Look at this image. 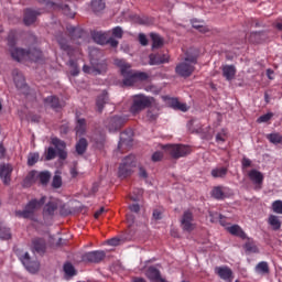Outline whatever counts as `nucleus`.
Masks as SVG:
<instances>
[{
    "mask_svg": "<svg viewBox=\"0 0 282 282\" xmlns=\"http://www.w3.org/2000/svg\"><path fill=\"white\" fill-rule=\"evenodd\" d=\"M8 45L11 47L10 53L13 61L21 62H33L40 63L43 62V53L39 48H29L24 50L21 47H15L17 45V32L10 31L8 36Z\"/></svg>",
    "mask_w": 282,
    "mask_h": 282,
    "instance_id": "f257e3e1",
    "label": "nucleus"
},
{
    "mask_svg": "<svg viewBox=\"0 0 282 282\" xmlns=\"http://www.w3.org/2000/svg\"><path fill=\"white\" fill-rule=\"evenodd\" d=\"M115 65L120 69V75L123 78L122 85L124 87H132L139 82H148L150 78L148 73L133 70L131 65L122 59H116Z\"/></svg>",
    "mask_w": 282,
    "mask_h": 282,
    "instance_id": "f03ea898",
    "label": "nucleus"
},
{
    "mask_svg": "<svg viewBox=\"0 0 282 282\" xmlns=\"http://www.w3.org/2000/svg\"><path fill=\"white\" fill-rule=\"evenodd\" d=\"M51 144L55 148L48 147L46 149L44 152L45 160L53 161L57 156L59 160L65 161L67 159L66 142L58 138H53L51 139Z\"/></svg>",
    "mask_w": 282,
    "mask_h": 282,
    "instance_id": "7ed1b4c3",
    "label": "nucleus"
},
{
    "mask_svg": "<svg viewBox=\"0 0 282 282\" xmlns=\"http://www.w3.org/2000/svg\"><path fill=\"white\" fill-rule=\"evenodd\" d=\"M196 65L197 56H186L184 62L175 66V74L181 78H189L194 74Z\"/></svg>",
    "mask_w": 282,
    "mask_h": 282,
    "instance_id": "20e7f679",
    "label": "nucleus"
},
{
    "mask_svg": "<svg viewBox=\"0 0 282 282\" xmlns=\"http://www.w3.org/2000/svg\"><path fill=\"white\" fill-rule=\"evenodd\" d=\"M46 202V196H42L39 199L33 198L29 200V204H26V207H24L23 210H15V216L19 218H24V219H34V213L40 209Z\"/></svg>",
    "mask_w": 282,
    "mask_h": 282,
    "instance_id": "39448f33",
    "label": "nucleus"
},
{
    "mask_svg": "<svg viewBox=\"0 0 282 282\" xmlns=\"http://www.w3.org/2000/svg\"><path fill=\"white\" fill-rule=\"evenodd\" d=\"M154 98L149 97L142 94H138L132 96V104L129 108V112L132 116L139 115V112H142L144 109L150 108Z\"/></svg>",
    "mask_w": 282,
    "mask_h": 282,
    "instance_id": "423d86ee",
    "label": "nucleus"
},
{
    "mask_svg": "<svg viewBox=\"0 0 282 282\" xmlns=\"http://www.w3.org/2000/svg\"><path fill=\"white\" fill-rule=\"evenodd\" d=\"M163 150L173 159L180 160L186 158L192 153V148L186 144H166L162 147Z\"/></svg>",
    "mask_w": 282,
    "mask_h": 282,
    "instance_id": "0eeeda50",
    "label": "nucleus"
},
{
    "mask_svg": "<svg viewBox=\"0 0 282 282\" xmlns=\"http://www.w3.org/2000/svg\"><path fill=\"white\" fill-rule=\"evenodd\" d=\"M15 256H18V259H20V262H22V265H24V269H26L29 273L35 274L39 272L40 270L39 261L32 260L28 251H24L22 249H15Z\"/></svg>",
    "mask_w": 282,
    "mask_h": 282,
    "instance_id": "6e6552de",
    "label": "nucleus"
},
{
    "mask_svg": "<svg viewBox=\"0 0 282 282\" xmlns=\"http://www.w3.org/2000/svg\"><path fill=\"white\" fill-rule=\"evenodd\" d=\"M128 118L123 116H112L106 119L105 127L110 133L121 130L127 123Z\"/></svg>",
    "mask_w": 282,
    "mask_h": 282,
    "instance_id": "1a4fd4ad",
    "label": "nucleus"
},
{
    "mask_svg": "<svg viewBox=\"0 0 282 282\" xmlns=\"http://www.w3.org/2000/svg\"><path fill=\"white\" fill-rule=\"evenodd\" d=\"M106 259V252L104 250H93L82 256V261L87 263L98 264Z\"/></svg>",
    "mask_w": 282,
    "mask_h": 282,
    "instance_id": "9d476101",
    "label": "nucleus"
},
{
    "mask_svg": "<svg viewBox=\"0 0 282 282\" xmlns=\"http://www.w3.org/2000/svg\"><path fill=\"white\" fill-rule=\"evenodd\" d=\"M13 165L10 163H0V180L4 186H10L12 182Z\"/></svg>",
    "mask_w": 282,
    "mask_h": 282,
    "instance_id": "9b49d317",
    "label": "nucleus"
},
{
    "mask_svg": "<svg viewBox=\"0 0 282 282\" xmlns=\"http://www.w3.org/2000/svg\"><path fill=\"white\" fill-rule=\"evenodd\" d=\"M83 70H84V74H88L93 76L104 75L108 70V65L106 62H100L95 66L84 65Z\"/></svg>",
    "mask_w": 282,
    "mask_h": 282,
    "instance_id": "f8f14e48",
    "label": "nucleus"
},
{
    "mask_svg": "<svg viewBox=\"0 0 282 282\" xmlns=\"http://www.w3.org/2000/svg\"><path fill=\"white\" fill-rule=\"evenodd\" d=\"M194 215L191 210H185L181 218V227L186 232H192L195 229Z\"/></svg>",
    "mask_w": 282,
    "mask_h": 282,
    "instance_id": "ddd939ff",
    "label": "nucleus"
},
{
    "mask_svg": "<svg viewBox=\"0 0 282 282\" xmlns=\"http://www.w3.org/2000/svg\"><path fill=\"white\" fill-rule=\"evenodd\" d=\"M47 250V243L44 238H33L31 240V251L37 256H44Z\"/></svg>",
    "mask_w": 282,
    "mask_h": 282,
    "instance_id": "4468645a",
    "label": "nucleus"
},
{
    "mask_svg": "<svg viewBox=\"0 0 282 282\" xmlns=\"http://www.w3.org/2000/svg\"><path fill=\"white\" fill-rule=\"evenodd\" d=\"M133 142V131L124 130L120 133L118 150L121 151L124 147L131 148Z\"/></svg>",
    "mask_w": 282,
    "mask_h": 282,
    "instance_id": "2eb2a0df",
    "label": "nucleus"
},
{
    "mask_svg": "<svg viewBox=\"0 0 282 282\" xmlns=\"http://www.w3.org/2000/svg\"><path fill=\"white\" fill-rule=\"evenodd\" d=\"M68 34H70V41L75 43V45H80L83 39L85 37V31L80 28L68 25L66 28Z\"/></svg>",
    "mask_w": 282,
    "mask_h": 282,
    "instance_id": "dca6fc26",
    "label": "nucleus"
},
{
    "mask_svg": "<svg viewBox=\"0 0 282 282\" xmlns=\"http://www.w3.org/2000/svg\"><path fill=\"white\" fill-rule=\"evenodd\" d=\"M215 272L216 274L224 281L226 282H232V279H234V272L232 270L227 267V265H224V267H216L215 268Z\"/></svg>",
    "mask_w": 282,
    "mask_h": 282,
    "instance_id": "f3484780",
    "label": "nucleus"
},
{
    "mask_svg": "<svg viewBox=\"0 0 282 282\" xmlns=\"http://www.w3.org/2000/svg\"><path fill=\"white\" fill-rule=\"evenodd\" d=\"M228 191L229 188L223 185L214 186L210 191V197L216 200H224L225 198H227Z\"/></svg>",
    "mask_w": 282,
    "mask_h": 282,
    "instance_id": "a211bd4d",
    "label": "nucleus"
},
{
    "mask_svg": "<svg viewBox=\"0 0 282 282\" xmlns=\"http://www.w3.org/2000/svg\"><path fill=\"white\" fill-rule=\"evenodd\" d=\"M248 177L252 182V184L259 186V188H261V186L263 185L264 175L262 172L252 169L248 172Z\"/></svg>",
    "mask_w": 282,
    "mask_h": 282,
    "instance_id": "6ab92c4d",
    "label": "nucleus"
},
{
    "mask_svg": "<svg viewBox=\"0 0 282 282\" xmlns=\"http://www.w3.org/2000/svg\"><path fill=\"white\" fill-rule=\"evenodd\" d=\"M226 230L231 236L240 238L241 240H247L248 239V235L242 229V227L240 225H238V224H235V225H231V226H227Z\"/></svg>",
    "mask_w": 282,
    "mask_h": 282,
    "instance_id": "aec40b11",
    "label": "nucleus"
},
{
    "mask_svg": "<svg viewBox=\"0 0 282 282\" xmlns=\"http://www.w3.org/2000/svg\"><path fill=\"white\" fill-rule=\"evenodd\" d=\"M44 106L50 107L51 109L58 111L63 109L64 102L59 100L57 96H48L44 98Z\"/></svg>",
    "mask_w": 282,
    "mask_h": 282,
    "instance_id": "412c9836",
    "label": "nucleus"
},
{
    "mask_svg": "<svg viewBox=\"0 0 282 282\" xmlns=\"http://www.w3.org/2000/svg\"><path fill=\"white\" fill-rule=\"evenodd\" d=\"M145 276L150 280V281H154V282H166V280L164 278L161 276V271L155 268L154 265H150L147 271H145Z\"/></svg>",
    "mask_w": 282,
    "mask_h": 282,
    "instance_id": "4be33fe9",
    "label": "nucleus"
},
{
    "mask_svg": "<svg viewBox=\"0 0 282 282\" xmlns=\"http://www.w3.org/2000/svg\"><path fill=\"white\" fill-rule=\"evenodd\" d=\"M169 63V57L165 54L162 53H152L149 55V65L150 66H158Z\"/></svg>",
    "mask_w": 282,
    "mask_h": 282,
    "instance_id": "5701e85b",
    "label": "nucleus"
},
{
    "mask_svg": "<svg viewBox=\"0 0 282 282\" xmlns=\"http://www.w3.org/2000/svg\"><path fill=\"white\" fill-rule=\"evenodd\" d=\"M37 17H41V12L33 9L24 10V25H33Z\"/></svg>",
    "mask_w": 282,
    "mask_h": 282,
    "instance_id": "b1692460",
    "label": "nucleus"
},
{
    "mask_svg": "<svg viewBox=\"0 0 282 282\" xmlns=\"http://www.w3.org/2000/svg\"><path fill=\"white\" fill-rule=\"evenodd\" d=\"M223 77L227 82H232L237 75V68L235 65H224L221 67Z\"/></svg>",
    "mask_w": 282,
    "mask_h": 282,
    "instance_id": "393cba45",
    "label": "nucleus"
},
{
    "mask_svg": "<svg viewBox=\"0 0 282 282\" xmlns=\"http://www.w3.org/2000/svg\"><path fill=\"white\" fill-rule=\"evenodd\" d=\"M58 209V205L56 202L51 200L44 205V209L42 210V215L44 218L46 217H53L55 212Z\"/></svg>",
    "mask_w": 282,
    "mask_h": 282,
    "instance_id": "a878e982",
    "label": "nucleus"
},
{
    "mask_svg": "<svg viewBox=\"0 0 282 282\" xmlns=\"http://www.w3.org/2000/svg\"><path fill=\"white\" fill-rule=\"evenodd\" d=\"M90 35L94 43H97L98 45H107V40H108L107 33H104L101 31H94L91 32Z\"/></svg>",
    "mask_w": 282,
    "mask_h": 282,
    "instance_id": "bb28decb",
    "label": "nucleus"
},
{
    "mask_svg": "<svg viewBox=\"0 0 282 282\" xmlns=\"http://www.w3.org/2000/svg\"><path fill=\"white\" fill-rule=\"evenodd\" d=\"M109 101V96L107 91L101 93L96 99V107L99 113L102 112L105 105Z\"/></svg>",
    "mask_w": 282,
    "mask_h": 282,
    "instance_id": "cd10ccee",
    "label": "nucleus"
},
{
    "mask_svg": "<svg viewBox=\"0 0 282 282\" xmlns=\"http://www.w3.org/2000/svg\"><path fill=\"white\" fill-rule=\"evenodd\" d=\"M268 225L271 226L273 231H279L282 228V220L276 215H269Z\"/></svg>",
    "mask_w": 282,
    "mask_h": 282,
    "instance_id": "c85d7f7f",
    "label": "nucleus"
},
{
    "mask_svg": "<svg viewBox=\"0 0 282 282\" xmlns=\"http://www.w3.org/2000/svg\"><path fill=\"white\" fill-rule=\"evenodd\" d=\"M254 272L260 275H268L270 274V265L268 261H260L254 267Z\"/></svg>",
    "mask_w": 282,
    "mask_h": 282,
    "instance_id": "c756f323",
    "label": "nucleus"
},
{
    "mask_svg": "<svg viewBox=\"0 0 282 282\" xmlns=\"http://www.w3.org/2000/svg\"><path fill=\"white\" fill-rule=\"evenodd\" d=\"M210 175L213 178H226L228 175V167L226 166L214 167L210 171Z\"/></svg>",
    "mask_w": 282,
    "mask_h": 282,
    "instance_id": "7c9ffc66",
    "label": "nucleus"
},
{
    "mask_svg": "<svg viewBox=\"0 0 282 282\" xmlns=\"http://www.w3.org/2000/svg\"><path fill=\"white\" fill-rule=\"evenodd\" d=\"M57 43H59V47L64 50V52L70 54L72 46L64 33H59V35H57Z\"/></svg>",
    "mask_w": 282,
    "mask_h": 282,
    "instance_id": "2f4dec72",
    "label": "nucleus"
},
{
    "mask_svg": "<svg viewBox=\"0 0 282 282\" xmlns=\"http://www.w3.org/2000/svg\"><path fill=\"white\" fill-rule=\"evenodd\" d=\"M126 165H128L127 161L121 162V164L119 165V169H118V177L119 178H127L131 175L132 169L129 166H126Z\"/></svg>",
    "mask_w": 282,
    "mask_h": 282,
    "instance_id": "473e14b6",
    "label": "nucleus"
},
{
    "mask_svg": "<svg viewBox=\"0 0 282 282\" xmlns=\"http://www.w3.org/2000/svg\"><path fill=\"white\" fill-rule=\"evenodd\" d=\"M150 39L152 41V50H160V47H163L164 40L162 36L158 33H150Z\"/></svg>",
    "mask_w": 282,
    "mask_h": 282,
    "instance_id": "72a5a7b5",
    "label": "nucleus"
},
{
    "mask_svg": "<svg viewBox=\"0 0 282 282\" xmlns=\"http://www.w3.org/2000/svg\"><path fill=\"white\" fill-rule=\"evenodd\" d=\"M13 83L15 84V88H18V90L28 89L25 78L22 74H15V76H13Z\"/></svg>",
    "mask_w": 282,
    "mask_h": 282,
    "instance_id": "f704fd0d",
    "label": "nucleus"
},
{
    "mask_svg": "<svg viewBox=\"0 0 282 282\" xmlns=\"http://www.w3.org/2000/svg\"><path fill=\"white\" fill-rule=\"evenodd\" d=\"M88 148V141L85 138H80L79 141H77V144H75V151L78 155H84Z\"/></svg>",
    "mask_w": 282,
    "mask_h": 282,
    "instance_id": "c9c22d12",
    "label": "nucleus"
},
{
    "mask_svg": "<svg viewBox=\"0 0 282 282\" xmlns=\"http://www.w3.org/2000/svg\"><path fill=\"white\" fill-rule=\"evenodd\" d=\"M39 172L33 170L26 174V177H24V186H31L39 181Z\"/></svg>",
    "mask_w": 282,
    "mask_h": 282,
    "instance_id": "e433bc0d",
    "label": "nucleus"
},
{
    "mask_svg": "<svg viewBox=\"0 0 282 282\" xmlns=\"http://www.w3.org/2000/svg\"><path fill=\"white\" fill-rule=\"evenodd\" d=\"M265 138L271 144L282 145V134L279 132L268 133Z\"/></svg>",
    "mask_w": 282,
    "mask_h": 282,
    "instance_id": "4c0bfd02",
    "label": "nucleus"
},
{
    "mask_svg": "<svg viewBox=\"0 0 282 282\" xmlns=\"http://www.w3.org/2000/svg\"><path fill=\"white\" fill-rule=\"evenodd\" d=\"M243 248H245V250H246L247 252H249V253H258V252H259L258 246H257L256 242H254L251 238H249V237H247V241H246V243L243 245Z\"/></svg>",
    "mask_w": 282,
    "mask_h": 282,
    "instance_id": "58836bf2",
    "label": "nucleus"
},
{
    "mask_svg": "<svg viewBox=\"0 0 282 282\" xmlns=\"http://www.w3.org/2000/svg\"><path fill=\"white\" fill-rule=\"evenodd\" d=\"M106 8L105 0H90V9L93 12H101Z\"/></svg>",
    "mask_w": 282,
    "mask_h": 282,
    "instance_id": "ea45409f",
    "label": "nucleus"
},
{
    "mask_svg": "<svg viewBox=\"0 0 282 282\" xmlns=\"http://www.w3.org/2000/svg\"><path fill=\"white\" fill-rule=\"evenodd\" d=\"M87 128L86 119H77V126H75V131H77V135L82 137L85 134Z\"/></svg>",
    "mask_w": 282,
    "mask_h": 282,
    "instance_id": "a19ab883",
    "label": "nucleus"
},
{
    "mask_svg": "<svg viewBox=\"0 0 282 282\" xmlns=\"http://www.w3.org/2000/svg\"><path fill=\"white\" fill-rule=\"evenodd\" d=\"M52 175L48 171H42L37 173V181H40V184L46 186L51 180Z\"/></svg>",
    "mask_w": 282,
    "mask_h": 282,
    "instance_id": "79ce46f5",
    "label": "nucleus"
},
{
    "mask_svg": "<svg viewBox=\"0 0 282 282\" xmlns=\"http://www.w3.org/2000/svg\"><path fill=\"white\" fill-rule=\"evenodd\" d=\"M160 116V112H159V109L158 108H150L148 111H147V118L149 121L153 122V121H156L158 118Z\"/></svg>",
    "mask_w": 282,
    "mask_h": 282,
    "instance_id": "37998d69",
    "label": "nucleus"
},
{
    "mask_svg": "<svg viewBox=\"0 0 282 282\" xmlns=\"http://www.w3.org/2000/svg\"><path fill=\"white\" fill-rule=\"evenodd\" d=\"M59 8H62V12H64V14H66V17L74 19L76 12L72 9V7L69 4H62V6H59Z\"/></svg>",
    "mask_w": 282,
    "mask_h": 282,
    "instance_id": "c03bdc74",
    "label": "nucleus"
},
{
    "mask_svg": "<svg viewBox=\"0 0 282 282\" xmlns=\"http://www.w3.org/2000/svg\"><path fill=\"white\" fill-rule=\"evenodd\" d=\"M127 162L126 166L133 169L135 167V155L134 154H129L126 158H123L122 163Z\"/></svg>",
    "mask_w": 282,
    "mask_h": 282,
    "instance_id": "a18cd8bd",
    "label": "nucleus"
},
{
    "mask_svg": "<svg viewBox=\"0 0 282 282\" xmlns=\"http://www.w3.org/2000/svg\"><path fill=\"white\" fill-rule=\"evenodd\" d=\"M262 34H263V32H261V31H259V32H251L249 37H248V41L250 43H260Z\"/></svg>",
    "mask_w": 282,
    "mask_h": 282,
    "instance_id": "49530a36",
    "label": "nucleus"
},
{
    "mask_svg": "<svg viewBox=\"0 0 282 282\" xmlns=\"http://www.w3.org/2000/svg\"><path fill=\"white\" fill-rule=\"evenodd\" d=\"M64 273H66V275H68V276L76 275V270L70 262L64 263Z\"/></svg>",
    "mask_w": 282,
    "mask_h": 282,
    "instance_id": "de8ad7c7",
    "label": "nucleus"
},
{
    "mask_svg": "<svg viewBox=\"0 0 282 282\" xmlns=\"http://www.w3.org/2000/svg\"><path fill=\"white\" fill-rule=\"evenodd\" d=\"M68 65L70 66V76L77 77L80 73L77 63L74 59L68 61Z\"/></svg>",
    "mask_w": 282,
    "mask_h": 282,
    "instance_id": "09e8293b",
    "label": "nucleus"
},
{
    "mask_svg": "<svg viewBox=\"0 0 282 282\" xmlns=\"http://www.w3.org/2000/svg\"><path fill=\"white\" fill-rule=\"evenodd\" d=\"M273 117H274V113H273V112H268V113H264V115L260 116V117L257 119V122H258V123H268L269 121L272 120Z\"/></svg>",
    "mask_w": 282,
    "mask_h": 282,
    "instance_id": "8fccbe9b",
    "label": "nucleus"
},
{
    "mask_svg": "<svg viewBox=\"0 0 282 282\" xmlns=\"http://www.w3.org/2000/svg\"><path fill=\"white\" fill-rule=\"evenodd\" d=\"M272 210L276 215H282V200L276 199L272 203Z\"/></svg>",
    "mask_w": 282,
    "mask_h": 282,
    "instance_id": "3c124183",
    "label": "nucleus"
},
{
    "mask_svg": "<svg viewBox=\"0 0 282 282\" xmlns=\"http://www.w3.org/2000/svg\"><path fill=\"white\" fill-rule=\"evenodd\" d=\"M111 34L113 39H122L123 37V29L121 26H115L111 29Z\"/></svg>",
    "mask_w": 282,
    "mask_h": 282,
    "instance_id": "603ef678",
    "label": "nucleus"
},
{
    "mask_svg": "<svg viewBox=\"0 0 282 282\" xmlns=\"http://www.w3.org/2000/svg\"><path fill=\"white\" fill-rule=\"evenodd\" d=\"M39 159H40L39 153H31L29 154V160L26 163L29 164V166H34L39 162Z\"/></svg>",
    "mask_w": 282,
    "mask_h": 282,
    "instance_id": "864d4df0",
    "label": "nucleus"
},
{
    "mask_svg": "<svg viewBox=\"0 0 282 282\" xmlns=\"http://www.w3.org/2000/svg\"><path fill=\"white\" fill-rule=\"evenodd\" d=\"M62 185H63V181L61 175L53 176V183H52L53 188L58 189L62 187Z\"/></svg>",
    "mask_w": 282,
    "mask_h": 282,
    "instance_id": "5fc2aeb1",
    "label": "nucleus"
},
{
    "mask_svg": "<svg viewBox=\"0 0 282 282\" xmlns=\"http://www.w3.org/2000/svg\"><path fill=\"white\" fill-rule=\"evenodd\" d=\"M227 140V132L226 130H221L216 134V142L217 143H225Z\"/></svg>",
    "mask_w": 282,
    "mask_h": 282,
    "instance_id": "6e6d98bb",
    "label": "nucleus"
},
{
    "mask_svg": "<svg viewBox=\"0 0 282 282\" xmlns=\"http://www.w3.org/2000/svg\"><path fill=\"white\" fill-rule=\"evenodd\" d=\"M164 158L163 152L161 151H155L152 155H151V161L154 163L161 162Z\"/></svg>",
    "mask_w": 282,
    "mask_h": 282,
    "instance_id": "4d7b16f0",
    "label": "nucleus"
},
{
    "mask_svg": "<svg viewBox=\"0 0 282 282\" xmlns=\"http://www.w3.org/2000/svg\"><path fill=\"white\" fill-rule=\"evenodd\" d=\"M138 41H139L140 45H142L143 47H145L147 45H149V40H148L147 35L143 34V33H140V34L138 35Z\"/></svg>",
    "mask_w": 282,
    "mask_h": 282,
    "instance_id": "13d9d810",
    "label": "nucleus"
},
{
    "mask_svg": "<svg viewBox=\"0 0 282 282\" xmlns=\"http://www.w3.org/2000/svg\"><path fill=\"white\" fill-rule=\"evenodd\" d=\"M0 237H1V239H3V240H10L11 237H12V235H11V232H10V229H9V228H4V230L1 231Z\"/></svg>",
    "mask_w": 282,
    "mask_h": 282,
    "instance_id": "bf43d9fd",
    "label": "nucleus"
},
{
    "mask_svg": "<svg viewBox=\"0 0 282 282\" xmlns=\"http://www.w3.org/2000/svg\"><path fill=\"white\" fill-rule=\"evenodd\" d=\"M192 28H194L195 30H199L200 32H207L206 26H204L203 24H199V22L197 21L192 22Z\"/></svg>",
    "mask_w": 282,
    "mask_h": 282,
    "instance_id": "052dcab7",
    "label": "nucleus"
},
{
    "mask_svg": "<svg viewBox=\"0 0 282 282\" xmlns=\"http://www.w3.org/2000/svg\"><path fill=\"white\" fill-rule=\"evenodd\" d=\"M241 166L242 169H249L252 166V161L249 158H242Z\"/></svg>",
    "mask_w": 282,
    "mask_h": 282,
    "instance_id": "680f3d73",
    "label": "nucleus"
},
{
    "mask_svg": "<svg viewBox=\"0 0 282 282\" xmlns=\"http://www.w3.org/2000/svg\"><path fill=\"white\" fill-rule=\"evenodd\" d=\"M180 100L177 98H169V106L176 110L178 107Z\"/></svg>",
    "mask_w": 282,
    "mask_h": 282,
    "instance_id": "e2e57ef3",
    "label": "nucleus"
},
{
    "mask_svg": "<svg viewBox=\"0 0 282 282\" xmlns=\"http://www.w3.org/2000/svg\"><path fill=\"white\" fill-rule=\"evenodd\" d=\"M106 45H110V47H118L119 41H117L115 37H109L106 41Z\"/></svg>",
    "mask_w": 282,
    "mask_h": 282,
    "instance_id": "0e129e2a",
    "label": "nucleus"
},
{
    "mask_svg": "<svg viewBox=\"0 0 282 282\" xmlns=\"http://www.w3.org/2000/svg\"><path fill=\"white\" fill-rule=\"evenodd\" d=\"M133 194H135V195L130 196V199L132 202H138V200H140V197L143 195V191L142 189H137V192H133Z\"/></svg>",
    "mask_w": 282,
    "mask_h": 282,
    "instance_id": "69168bd1",
    "label": "nucleus"
},
{
    "mask_svg": "<svg viewBox=\"0 0 282 282\" xmlns=\"http://www.w3.org/2000/svg\"><path fill=\"white\" fill-rule=\"evenodd\" d=\"M129 210L131 213L138 214L140 212V205L138 203L129 205Z\"/></svg>",
    "mask_w": 282,
    "mask_h": 282,
    "instance_id": "338daca9",
    "label": "nucleus"
},
{
    "mask_svg": "<svg viewBox=\"0 0 282 282\" xmlns=\"http://www.w3.org/2000/svg\"><path fill=\"white\" fill-rule=\"evenodd\" d=\"M176 110L178 111H182V112H187L188 111V107L186 104H183V102H178L177 107H176Z\"/></svg>",
    "mask_w": 282,
    "mask_h": 282,
    "instance_id": "774afa93",
    "label": "nucleus"
}]
</instances>
